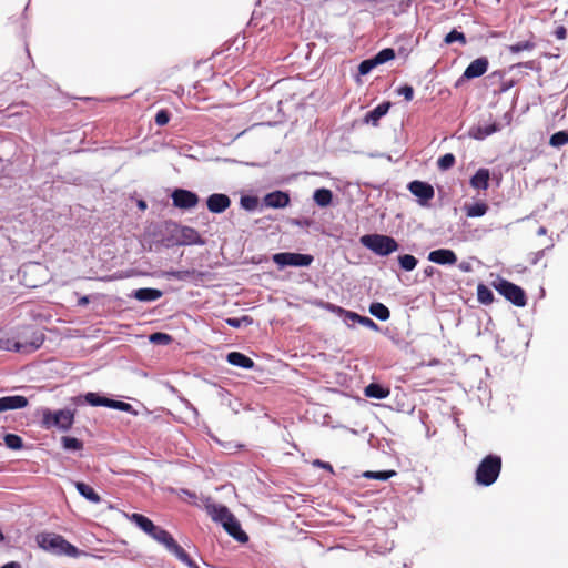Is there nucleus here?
<instances>
[{"mask_svg": "<svg viewBox=\"0 0 568 568\" xmlns=\"http://www.w3.org/2000/svg\"><path fill=\"white\" fill-rule=\"evenodd\" d=\"M36 540L41 549L50 551L54 555H64L73 558L79 557L81 555V551L75 546L70 544L62 536L53 532L38 534Z\"/></svg>", "mask_w": 568, "mask_h": 568, "instance_id": "obj_1", "label": "nucleus"}, {"mask_svg": "<svg viewBox=\"0 0 568 568\" xmlns=\"http://www.w3.org/2000/svg\"><path fill=\"white\" fill-rule=\"evenodd\" d=\"M501 471V457L498 455H487L479 463L476 473L475 480L480 486L493 485Z\"/></svg>", "mask_w": 568, "mask_h": 568, "instance_id": "obj_2", "label": "nucleus"}, {"mask_svg": "<svg viewBox=\"0 0 568 568\" xmlns=\"http://www.w3.org/2000/svg\"><path fill=\"white\" fill-rule=\"evenodd\" d=\"M43 342V333L32 327H26L14 334V352L30 354L39 349Z\"/></svg>", "mask_w": 568, "mask_h": 568, "instance_id": "obj_3", "label": "nucleus"}, {"mask_svg": "<svg viewBox=\"0 0 568 568\" xmlns=\"http://www.w3.org/2000/svg\"><path fill=\"white\" fill-rule=\"evenodd\" d=\"M359 242L363 246L379 256H387L396 252L399 247L394 237L383 234H366L361 236Z\"/></svg>", "mask_w": 568, "mask_h": 568, "instance_id": "obj_4", "label": "nucleus"}, {"mask_svg": "<svg viewBox=\"0 0 568 568\" xmlns=\"http://www.w3.org/2000/svg\"><path fill=\"white\" fill-rule=\"evenodd\" d=\"M74 420V414L70 409H60L51 412L45 408L42 410V425L45 428L57 427L62 430L71 428Z\"/></svg>", "mask_w": 568, "mask_h": 568, "instance_id": "obj_5", "label": "nucleus"}, {"mask_svg": "<svg viewBox=\"0 0 568 568\" xmlns=\"http://www.w3.org/2000/svg\"><path fill=\"white\" fill-rule=\"evenodd\" d=\"M495 288L516 306L523 307L527 303L524 290L511 282L500 280L499 283L495 285Z\"/></svg>", "mask_w": 568, "mask_h": 568, "instance_id": "obj_6", "label": "nucleus"}, {"mask_svg": "<svg viewBox=\"0 0 568 568\" xmlns=\"http://www.w3.org/2000/svg\"><path fill=\"white\" fill-rule=\"evenodd\" d=\"M273 262L284 268L286 266H308L313 262V256L301 253H277L273 255Z\"/></svg>", "mask_w": 568, "mask_h": 568, "instance_id": "obj_7", "label": "nucleus"}, {"mask_svg": "<svg viewBox=\"0 0 568 568\" xmlns=\"http://www.w3.org/2000/svg\"><path fill=\"white\" fill-rule=\"evenodd\" d=\"M171 197L173 205L182 210L193 209L199 204L200 201L196 193L184 189L174 190Z\"/></svg>", "mask_w": 568, "mask_h": 568, "instance_id": "obj_8", "label": "nucleus"}, {"mask_svg": "<svg viewBox=\"0 0 568 568\" xmlns=\"http://www.w3.org/2000/svg\"><path fill=\"white\" fill-rule=\"evenodd\" d=\"M408 190L418 199V203L423 206L428 205L435 195L434 187L429 183L418 180L412 181L408 184Z\"/></svg>", "mask_w": 568, "mask_h": 568, "instance_id": "obj_9", "label": "nucleus"}, {"mask_svg": "<svg viewBox=\"0 0 568 568\" xmlns=\"http://www.w3.org/2000/svg\"><path fill=\"white\" fill-rule=\"evenodd\" d=\"M489 61L486 57H480L475 59L469 63V65L465 69L463 77L457 81L456 85L460 83L464 79L471 80L485 74L488 70Z\"/></svg>", "mask_w": 568, "mask_h": 568, "instance_id": "obj_10", "label": "nucleus"}, {"mask_svg": "<svg viewBox=\"0 0 568 568\" xmlns=\"http://www.w3.org/2000/svg\"><path fill=\"white\" fill-rule=\"evenodd\" d=\"M207 210L212 213H223L231 205V200L226 194L214 193L206 200Z\"/></svg>", "mask_w": 568, "mask_h": 568, "instance_id": "obj_11", "label": "nucleus"}, {"mask_svg": "<svg viewBox=\"0 0 568 568\" xmlns=\"http://www.w3.org/2000/svg\"><path fill=\"white\" fill-rule=\"evenodd\" d=\"M428 260L439 265H453L457 262V255L449 248H438L428 254Z\"/></svg>", "mask_w": 568, "mask_h": 568, "instance_id": "obj_12", "label": "nucleus"}, {"mask_svg": "<svg viewBox=\"0 0 568 568\" xmlns=\"http://www.w3.org/2000/svg\"><path fill=\"white\" fill-rule=\"evenodd\" d=\"M27 405L28 399L24 396H4L0 398V413L11 409L24 408Z\"/></svg>", "mask_w": 568, "mask_h": 568, "instance_id": "obj_13", "label": "nucleus"}, {"mask_svg": "<svg viewBox=\"0 0 568 568\" xmlns=\"http://www.w3.org/2000/svg\"><path fill=\"white\" fill-rule=\"evenodd\" d=\"M392 106V103L389 101H385L379 103L376 108H374L372 111L367 112L364 122L367 124H372L376 126L385 114L389 111Z\"/></svg>", "mask_w": 568, "mask_h": 568, "instance_id": "obj_14", "label": "nucleus"}, {"mask_svg": "<svg viewBox=\"0 0 568 568\" xmlns=\"http://www.w3.org/2000/svg\"><path fill=\"white\" fill-rule=\"evenodd\" d=\"M288 203H290L288 194L281 192V191L272 192L264 197V204L268 207H274V209L285 207Z\"/></svg>", "mask_w": 568, "mask_h": 568, "instance_id": "obj_15", "label": "nucleus"}, {"mask_svg": "<svg viewBox=\"0 0 568 568\" xmlns=\"http://www.w3.org/2000/svg\"><path fill=\"white\" fill-rule=\"evenodd\" d=\"M490 173L488 169L481 168L470 178V186L476 190H487L489 186Z\"/></svg>", "mask_w": 568, "mask_h": 568, "instance_id": "obj_16", "label": "nucleus"}, {"mask_svg": "<svg viewBox=\"0 0 568 568\" xmlns=\"http://www.w3.org/2000/svg\"><path fill=\"white\" fill-rule=\"evenodd\" d=\"M227 362L233 365L245 369H251L254 367V362L248 356L240 353V352H231L226 356Z\"/></svg>", "mask_w": 568, "mask_h": 568, "instance_id": "obj_17", "label": "nucleus"}, {"mask_svg": "<svg viewBox=\"0 0 568 568\" xmlns=\"http://www.w3.org/2000/svg\"><path fill=\"white\" fill-rule=\"evenodd\" d=\"M222 526L236 540L241 542L247 540V535L241 529L240 523L236 520L234 515L231 516V520L225 521Z\"/></svg>", "mask_w": 568, "mask_h": 568, "instance_id": "obj_18", "label": "nucleus"}, {"mask_svg": "<svg viewBox=\"0 0 568 568\" xmlns=\"http://www.w3.org/2000/svg\"><path fill=\"white\" fill-rule=\"evenodd\" d=\"M168 550L189 568H199V566L190 558L185 550L175 540L170 545Z\"/></svg>", "mask_w": 568, "mask_h": 568, "instance_id": "obj_19", "label": "nucleus"}, {"mask_svg": "<svg viewBox=\"0 0 568 568\" xmlns=\"http://www.w3.org/2000/svg\"><path fill=\"white\" fill-rule=\"evenodd\" d=\"M74 486H75L78 493L87 500H89L93 504H99L101 501L99 494L95 493V490L91 486H89L82 481H75Z\"/></svg>", "mask_w": 568, "mask_h": 568, "instance_id": "obj_20", "label": "nucleus"}, {"mask_svg": "<svg viewBox=\"0 0 568 568\" xmlns=\"http://www.w3.org/2000/svg\"><path fill=\"white\" fill-rule=\"evenodd\" d=\"M163 295L162 291L156 288H139L133 292L134 298L141 302H152L159 300Z\"/></svg>", "mask_w": 568, "mask_h": 568, "instance_id": "obj_21", "label": "nucleus"}, {"mask_svg": "<svg viewBox=\"0 0 568 568\" xmlns=\"http://www.w3.org/2000/svg\"><path fill=\"white\" fill-rule=\"evenodd\" d=\"M202 243L200 234L192 227L184 226L180 230V244L190 245Z\"/></svg>", "mask_w": 568, "mask_h": 568, "instance_id": "obj_22", "label": "nucleus"}, {"mask_svg": "<svg viewBox=\"0 0 568 568\" xmlns=\"http://www.w3.org/2000/svg\"><path fill=\"white\" fill-rule=\"evenodd\" d=\"M128 517L130 521L134 523L140 529H142L149 536L152 532V530H154L155 525L148 517L136 513L131 514Z\"/></svg>", "mask_w": 568, "mask_h": 568, "instance_id": "obj_23", "label": "nucleus"}, {"mask_svg": "<svg viewBox=\"0 0 568 568\" xmlns=\"http://www.w3.org/2000/svg\"><path fill=\"white\" fill-rule=\"evenodd\" d=\"M389 393L390 392L388 388H385L382 385L376 384V383H371L364 389V394L367 397L376 398V399H384L389 395Z\"/></svg>", "mask_w": 568, "mask_h": 568, "instance_id": "obj_24", "label": "nucleus"}, {"mask_svg": "<svg viewBox=\"0 0 568 568\" xmlns=\"http://www.w3.org/2000/svg\"><path fill=\"white\" fill-rule=\"evenodd\" d=\"M466 216L468 217H480L487 213L489 206L485 202H476L464 207Z\"/></svg>", "mask_w": 568, "mask_h": 568, "instance_id": "obj_25", "label": "nucleus"}, {"mask_svg": "<svg viewBox=\"0 0 568 568\" xmlns=\"http://www.w3.org/2000/svg\"><path fill=\"white\" fill-rule=\"evenodd\" d=\"M150 536L155 539L158 542L165 546L168 549L170 545L174 541V538L171 536V534L158 526L154 527V530L150 534Z\"/></svg>", "mask_w": 568, "mask_h": 568, "instance_id": "obj_26", "label": "nucleus"}, {"mask_svg": "<svg viewBox=\"0 0 568 568\" xmlns=\"http://www.w3.org/2000/svg\"><path fill=\"white\" fill-rule=\"evenodd\" d=\"M369 313L379 321H387L390 317L389 310L379 302H374L371 304Z\"/></svg>", "mask_w": 568, "mask_h": 568, "instance_id": "obj_27", "label": "nucleus"}, {"mask_svg": "<svg viewBox=\"0 0 568 568\" xmlns=\"http://www.w3.org/2000/svg\"><path fill=\"white\" fill-rule=\"evenodd\" d=\"M211 515L215 521L221 524L231 520V516H233V514L224 506H213L211 509Z\"/></svg>", "mask_w": 568, "mask_h": 568, "instance_id": "obj_28", "label": "nucleus"}, {"mask_svg": "<svg viewBox=\"0 0 568 568\" xmlns=\"http://www.w3.org/2000/svg\"><path fill=\"white\" fill-rule=\"evenodd\" d=\"M396 476L395 470H382V471H372L367 470L363 473V477L367 479H376V480H388L389 478Z\"/></svg>", "mask_w": 568, "mask_h": 568, "instance_id": "obj_29", "label": "nucleus"}, {"mask_svg": "<svg viewBox=\"0 0 568 568\" xmlns=\"http://www.w3.org/2000/svg\"><path fill=\"white\" fill-rule=\"evenodd\" d=\"M535 47H536V43L534 41L525 40V41H519L517 43L508 45V51L510 53L516 54L521 51H531L535 49Z\"/></svg>", "mask_w": 568, "mask_h": 568, "instance_id": "obj_30", "label": "nucleus"}, {"mask_svg": "<svg viewBox=\"0 0 568 568\" xmlns=\"http://www.w3.org/2000/svg\"><path fill=\"white\" fill-rule=\"evenodd\" d=\"M398 263L402 270L409 272L417 266L418 260L414 255L404 254L398 256Z\"/></svg>", "mask_w": 568, "mask_h": 568, "instance_id": "obj_31", "label": "nucleus"}, {"mask_svg": "<svg viewBox=\"0 0 568 568\" xmlns=\"http://www.w3.org/2000/svg\"><path fill=\"white\" fill-rule=\"evenodd\" d=\"M477 297L480 303L486 305L493 303L494 301V294L491 290L484 284H479L477 286Z\"/></svg>", "mask_w": 568, "mask_h": 568, "instance_id": "obj_32", "label": "nucleus"}, {"mask_svg": "<svg viewBox=\"0 0 568 568\" xmlns=\"http://www.w3.org/2000/svg\"><path fill=\"white\" fill-rule=\"evenodd\" d=\"M549 144L554 148H560L568 144V131H558L550 136Z\"/></svg>", "mask_w": 568, "mask_h": 568, "instance_id": "obj_33", "label": "nucleus"}, {"mask_svg": "<svg viewBox=\"0 0 568 568\" xmlns=\"http://www.w3.org/2000/svg\"><path fill=\"white\" fill-rule=\"evenodd\" d=\"M85 402L91 406H105L108 407L109 398L102 397L97 393H87L84 396Z\"/></svg>", "mask_w": 568, "mask_h": 568, "instance_id": "obj_34", "label": "nucleus"}, {"mask_svg": "<svg viewBox=\"0 0 568 568\" xmlns=\"http://www.w3.org/2000/svg\"><path fill=\"white\" fill-rule=\"evenodd\" d=\"M395 57V50L392 48H385L374 55L378 65L393 60Z\"/></svg>", "mask_w": 568, "mask_h": 568, "instance_id": "obj_35", "label": "nucleus"}, {"mask_svg": "<svg viewBox=\"0 0 568 568\" xmlns=\"http://www.w3.org/2000/svg\"><path fill=\"white\" fill-rule=\"evenodd\" d=\"M3 439H4V444L10 449L17 450V449H21L23 446L22 438L16 434H7Z\"/></svg>", "mask_w": 568, "mask_h": 568, "instance_id": "obj_36", "label": "nucleus"}, {"mask_svg": "<svg viewBox=\"0 0 568 568\" xmlns=\"http://www.w3.org/2000/svg\"><path fill=\"white\" fill-rule=\"evenodd\" d=\"M444 41L446 44H452L453 42H456V41L463 45H465L467 43V39H466L465 34L455 29L446 34Z\"/></svg>", "mask_w": 568, "mask_h": 568, "instance_id": "obj_37", "label": "nucleus"}, {"mask_svg": "<svg viewBox=\"0 0 568 568\" xmlns=\"http://www.w3.org/2000/svg\"><path fill=\"white\" fill-rule=\"evenodd\" d=\"M455 161L456 159L454 154L446 153L437 160V166L439 170L446 171L454 166Z\"/></svg>", "mask_w": 568, "mask_h": 568, "instance_id": "obj_38", "label": "nucleus"}, {"mask_svg": "<svg viewBox=\"0 0 568 568\" xmlns=\"http://www.w3.org/2000/svg\"><path fill=\"white\" fill-rule=\"evenodd\" d=\"M0 349L14 351V335L10 336L7 333L0 332Z\"/></svg>", "mask_w": 568, "mask_h": 568, "instance_id": "obj_39", "label": "nucleus"}, {"mask_svg": "<svg viewBox=\"0 0 568 568\" xmlns=\"http://www.w3.org/2000/svg\"><path fill=\"white\" fill-rule=\"evenodd\" d=\"M62 444L68 450H80L83 447L82 442L75 437H62Z\"/></svg>", "mask_w": 568, "mask_h": 568, "instance_id": "obj_40", "label": "nucleus"}, {"mask_svg": "<svg viewBox=\"0 0 568 568\" xmlns=\"http://www.w3.org/2000/svg\"><path fill=\"white\" fill-rule=\"evenodd\" d=\"M347 317L352 318L354 322L361 323L362 325H364L366 327L374 328V329L377 328V325L375 324V322L369 317L361 316L356 313H351V312L347 313Z\"/></svg>", "mask_w": 568, "mask_h": 568, "instance_id": "obj_41", "label": "nucleus"}, {"mask_svg": "<svg viewBox=\"0 0 568 568\" xmlns=\"http://www.w3.org/2000/svg\"><path fill=\"white\" fill-rule=\"evenodd\" d=\"M499 130L496 123L489 124L485 128H478L477 133L474 135L476 139H485L486 136L497 132Z\"/></svg>", "mask_w": 568, "mask_h": 568, "instance_id": "obj_42", "label": "nucleus"}, {"mask_svg": "<svg viewBox=\"0 0 568 568\" xmlns=\"http://www.w3.org/2000/svg\"><path fill=\"white\" fill-rule=\"evenodd\" d=\"M377 62L375 61V58L364 60L358 65V72L362 75H365L369 73L375 67H377Z\"/></svg>", "mask_w": 568, "mask_h": 568, "instance_id": "obj_43", "label": "nucleus"}, {"mask_svg": "<svg viewBox=\"0 0 568 568\" xmlns=\"http://www.w3.org/2000/svg\"><path fill=\"white\" fill-rule=\"evenodd\" d=\"M108 407L114 408L121 412H130L132 410V405L125 402L109 399Z\"/></svg>", "mask_w": 568, "mask_h": 568, "instance_id": "obj_44", "label": "nucleus"}, {"mask_svg": "<svg viewBox=\"0 0 568 568\" xmlns=\"http://www.w3.org/2000/svg\"><path fill=\"white\" fill-rule=\"evenodd\" d=\"M193 274L192 271H170V272H166V276L168 277H173V278H176V280H180V281H184V280H187L189 277H191V275Z\"/></svg>", "mask_w": 568, "mask_h": 568, "instance_id": "obj_45", "label": "nucleus"}, {"mask_svg": "<svg viewBox=\"0 0 568 568\" xmlns=\"http://www.w3.org/2000/svg\"><path fill=\"white\" fill-rule=\"evenodd\" d=\"M241 205L243 209L252 211L257 206V199L253 196L241 197Z\"/></svg>", "mask_w": 568, "mask_h": 568, "instance_id": "obj_46", "label": "nucleus"}, {"mask_svg": "<svg viewBox=\"0 0 568 568\" xmlns=\"http://www.w3.org/2000/svg\"><path fill=\"white\" fill-rule=\"evenodd\" d=\"M397 93L403 95L406 101H412L414 98V89L407 84L398 88Z\"/></svg>", "mask_w": 568, "mask_h": 568, "instance_id": "obj_47", "label": "nucleus"}, {"mask_svg": "<svg viewBox=\"0 0 568 568\" xmlns=\"http://www.w3.org/2000/svg\"><path fill=\"white\" fill-rule=\"evenodd\" d=\"M170 121V114L166 110H160L156 115H155V123L159 125V126H163L165 124H168V122Z\"/></svg>", "mask_w": 568, "mask_h": 568, "instance_id": "obj_48", "label": "nucleus"}, {"mask_svg": "<svg viewBox=\"0 0 568 568\" xmlns=\"http://www.w3.org/2000/svg\"><path fill=\"white\" fill-rule=\"evenodd\" d=\"M333 204V194L329 190L322 187V207Z\"/></svg>", "mask_w": 568, "mask_h": 568, "instance_id": "obj_49", "label": "nucleus"}, {"mask_svg": "<svg viewBox=\"0 0 568 568\" xmlns=\"http://www.w3.org/2000/svg\"><path fill=\"white\" fill-rule=\"evenodd\" d=\"M243 322L248 323L250 322L248 317L243 316L241 318H227L226 320V324L232 327H235V328L240 327Z\"/></svg>", "mask_w": 568, "mask_h": 568, "instance_id": "obj_50", "label": "nucleus"}, {"mask_svg": "<svg viewBox=\"0 0 568 568\" xmlns=\"http://www.w3.org/2000/svg\"><path fill=\"white\" fill-rule=\"evenodd\" d=\"M150 339L152 342L168 343L171 339V337L164 333H155L151 335Z\"/></svg>", "mask_w": 568, "mask_h": 568, "instance_id": "obj_51", "label": "nucleus"}, {"mask_svg": "<svg viewBox=\"0 0 568 568\" xmlns=\"http://www.w3.org/2000/svg\"><path fill=\"white\" fill-rule=\"evenodd\" d=\"M555 36H556V38H557V39H559V40H564V39H566V37H567V30H566V28H565L564 26L558 27V28L556 29V31H555Z\"/></svg>", "mask_w": 568, "mask_h": 568, "instance_id": "obj_52", "label": "nucleus"}, {"mask_svg": "<svg viewBox=\"0 0 568 568\" xmlns=\"http://www.w3.org/2000/svg\"><path fill=\"white\" fill-rule=\"evenodd\" d=\"M1 568H21V566L19 562L11 561V562L3 565Z\"/></svg>", "mask_w": 568, "mask_h": 568, "instance_id": "obj_53", "label": "nucleus"}, {"mask_svg": "<svg viewBox=\"0 0 568 568\" xmlns=\"http://www.w3.org/2000/svg\"><path fill=\"white\" fill-rule=\"evenodd\" d=\"M124 277H126V275L120 273V274L111 275V276L106 277L105 280L106 281H112V280H121V278H124Z\"/></svg>", "mask_w": 568, "mask_h": 568, "instance_id": "obj_54", "label": "nucleus"}, {"mask_svg": "<svg viewBox=\"0 0 568 568\" xmlns=\"http://www.w3.org/2000/svg\"><path fill=\"white\" fill-rule=\"evenodd\" d=\"M459 268H460L462 271H464V272H469V271L471 270V267H470L469 263H467V262H462V263L459 264Z\"/></svg>", "mask_w": 568, "mask_h": 568, "instance_id": "obj_55", "label": "nucleus"}, {"mask_svg": "<svg viewBox=\"0 0 568 568\" xmlns=\"http://www.w3.org/2000/svg\"><path fill=\"white\" fill-rule=\"evenodd\" d=\"M322 469L333 473V467L329 463L322 462Z\"/></svg>", "mask_w": 568, "mask_h": 568, "instance_id": "obj_56", "label": "nucleus"}, {"mask_svg": "<svg viewBox=\"0 0 568 568\" xmlns=\"http://www.w3.org/2000/svg\"><path fill=\"white\" fill-rule=\"evenodd\" d=\"M320 197H321V194H320V189L315 190L314 193H313V200L320 204Z\"/></svg>", "mask_w": 568, "mask_h": 568, "instance_id": "obj_57", "label": "nucleus"}, {"mask_svg": "<svg viewBox=\"0 0 568 568\" xmlns=\"http://www.w3.org/2000/svg\"><path fill=\"white\" fill-rule=\"evenodd\" d=\"M537 234L538 235H546L547 234V229L545 226H540L537 231Z\"/></svg>", "mask_w": 568, "mask_h": 568, "instance_id": "obj_58", "label": "nucleus"}, {"mask_svg": "<svg viewBox=\"0 0 568 568\" xmlns=\"http://www.w3.org/2000/svg\"><path fill=\"white\" fill-rule=\"evenodd\" d=\"M89 303V297L88 296H83L79 300V304L80 305H85Z\"/></svg>", "mask_w": 568, "mask_h": 568, "instance_id": "obj_59", "label": "nucleus"}, {"mask_svg": "<svg viewBox=\"0 0 568 568\" xmlns=\"http://www.w3.org/2000/svg\"><path fill=\"white\" fill-rule=\"evenodd\" d=\"M433 272H434V267L432 266H428L427 268H425V274L427 276H432L433 275Z\"/></svg>", "mask_w": 568, "mask_h": 568, "instance_id": "obj_60", "label": "nucleus"}, {"mask_svg": "<svg viewBox=\"0 0 568 568\" xmlns=\"http://www.w3.org/2000/svg\"><path fill=\"white\" fill-rule=\"evenodd\" d=\"M138 205H139V207H140V209H142V210H144V209L146 207V204H145V202H144V201H140Z\"/></svg>", "mask_w": 568, "mask_h": 568, "instance_id": "obj_61", "label": "nucleus"}, {"mask_svg": "<svg viewBox=\"0 0 568 568\" xmlns=\"http://www.w3.org/2000/svg\"><path fill=\"white\" fill-rule=\"evenodd\" d=\"M313 465H314V466H321L320 459H315V460L313 462Z\"/></svg>", "mask_w": 568, "mask_h": 568, "instance_id": "obj_62", "label": "nucleus"}, {"mask_svg": "<svg viewBox=\"0 0 568 568\" xmlns=\"http://www.w3.org/2000/svg\"><path fill=\"white\" fill-rule=\"evenodd\" d=\"M4 540V535L3 532L0 530V541H3Z\"/></svg>", "mask_w": 568, "mask_h": 568, "instance_id": "obj_63", "label": "nucleus"}, {"mask_svg": "<svg viewBox=\"0 0 568 568\" xmlns=\"http://www.w3.org/2000/svg\"><path fill=\"white\" fill-rule=\"evenodd\" d=\"M542 254H544V250H541V251H539V252L537 253V255H542Z\"/></svg>", "mask_w": 568, "mask_h": 568, "instance_id": "obj_64", "label": "nucleus"}]
</instances>
